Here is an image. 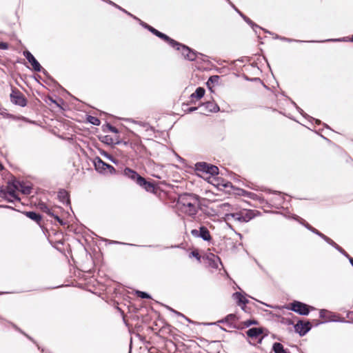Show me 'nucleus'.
Masks as SVG:
<instances>
[{
  "label": "nucleus",
  "mask_w": 353,
  "mask_h": 353,
  "mask_svg": "<svg viewBox=\"0 0 353 353\" xmlns=\"http://www.w3.org/2000/svg\"><path fill=\"white\" fill-rule=\"evenodd\" d=\"M199 197L193 194H183L179 196L177 208L183 213L193 216L200 208Z\"/></svg>",
  "instance_id": "f257e3e1"
},
{
  "label": "nucleus",
  "mask_w": 353,
  "mask_h": 353,
  "mask_svg": "<svg viewBox=\"0 0 353 353\" xmlns=\"http://www.w3.org/2000/svg\"><path fill=\"white\" fill-rule=\"evenodd\" d=\"M19 181L15 179H12L8 182L6 188L4 189L1 188L0 196L5 198L10 202L14 201H19L17 191H19Z\"/></svg>",
  "instance_id": "f03ea898"
},
{
  "label": "nucleus",
  "mask_w": 353,
  "mask_h": 353,
  "mask_svg": "<svg viewBox=\"0 0 353 353\" xmlns=\"http://www.w3.org/2000/svg\"><path fill=\"white\" fill-rule=\"evenodd\" d=\"M195 170L201 177L210 179V176L218 174L219 169L216 166L199 162L195 164Z\"/></svg>",
  "instance_id": "7ed1b4c3"
},
{
  "label": "nucleus",
  "mask_w": 353,
  "mask_h": 353,
  "mask_svg": "<svg viewBox=\"0 0 353 353\" xmlns=\"http://www.w3.org/2000/svg\"><path fill=\"white\" fill-rule=\"evenodd\" d=\"M97 171L101 174H113L115 172L114 168L103 161L100 158L97 157L94 162Z\"/></svg>",
  "instance_id": "20e7f679"
},
{
  "label": "nucleus",
  "mask_w": 353,
  "mask_h": 353,
  "mask_svg": "<svg viewBox=\"0 0 353 353\" xmlns=\"http://www.w3.org/2000/svg\"><path fill=\"white\" fill-rule=\"evenodd\" d=\"M178 45L171 46L172 48H176L177 50L181 51L182 55L185 59L189 61H194L196 58V54L192 51L188 46L182 45L177 42Z\"/></svg>",
  "instance_id": "39448f33"
},
{
  "label": "nucleus",
  "mask_w": 353,
  "mask_h": 353,
  "mask_svg": "<svg viewBox=\"0 0 353 353\" xmlns=\"http://www.w3.org/2000/svg\"><path fill=\"white\" fill-rule=\"evenodd\" d=\"M289 309L301 315H307L310 312L308 305L299 301L292 303Z\"/></svg>",
  "instance_id": "423d86ee"
},
{
  "label": "nucleus",
  "mask_w": 353,
  "mask_h": 353,
  "mask_svg": "<svg viewBox=\"0 0 353 353\" xmlns=\"http://www.w3.org/2000/svg\"><path fill=\"white\" fill-rule=\"evenodd\" d=\"M11 101L18 105L24 107L26 105V100L23 94L19 90H12L10 94Z\"/></svg>",
  "instance_id": "0eeeda50"
},
{
  "label": "nucleus",
  "mask_w": 353,
  "mask_h": 353,
  "mask_svg": "<svg viewBox=\"0 0 353 353\" xmlns=\"http://www.w3.org/2000/svg\"><path fill=\"white\" fill-rule=\"evenodd\" d=\"M145 28H147L150 32H152L154 34L157 36L158 37L163 39L164 41H167L170 46H174L178 45L177 41H174V39L170 38L166 34L158 31L155 28H152V26H150L147 24L143 25Z\"/></svg>",
  "instance_id": "6e6552de"
},
{
  "label": "nucleus",
  "mask_w": 353,
  "mask_h": 353,
  "mask_svg": "<svg viewBox=\"0 0 353 353\" xmlns=\"http://www.w3.org/2000/svg\"><path fill=\"white\" fill-rule=\"evenodd\" d=\"M294 329L301 336H303L311 329V325L308 321L303 322L300 321L294 325Z\"/></svg>",
  "instance_id": "1a4fd4ad"
},
{
  "label": "nucleus",
  "mask_w": 353,
  "mask_h": 353,
  "mask_svg": "<svg viewBox=\"0 0 353 353\" xmlns=\"http://www.w3.org/2000/svg\"><path fill=\"white\" fill-rule=\"evenodd\" d=\"M23 56L28 59V61L32 65V69L37 72H40L42 67L39 63L37 61L34 57L28 50L23 52Z\"/></svg>",
  "instance_id": "9d476101"
},
{
  "label": "nucleus",
  "mask_w": 353,
  "mask_h": 353,
  "mask_svg": "<svg viewBox=\"0 0 353 353\" xmlns=\"http://www.w3.org/2000/svg\"><path fill=\"white\" fill-rule=\"evenodd\" d=\"M123 174L125 176L136 181L137 184L139 183V178H143L136 171H134L129 168H125V170L123 171Z\"/></svg>",
  "instance_id": "9b49d317"
},
{
  "label": "nucleus",
  "mask_w": 353,
  "mask_h": 353,
  "mask_svg": "<svg viewBox=\"0 0 353 353\" xmlns=\"http://www.w3.org/2000/svg\"><path fill=\"white\" fill-rule=\"evenodd\" d=\"M139 183L138 185L143 188L147 192H154L155 190L154 185L150 182L147 181L143 177V178H139Z\"/></svg>",
  "instance_id": "f8f14e48"
},
{
  "label": "nucleus",
  "mask_w": 353,
  "mask_h": 353,
  "mask_svg": "<svg viewBox=\"0 0 353 353\" xmlns=\"http://www.w3.org/2000/svg\"><path fill=\"white\" fill-rule=\"evenodd\" d=\"M241 216V222H248L254 216V213L252 210L243 209L240 210Z\"/></svg>",
  "instance_id": "ddd939ff"
},
{
  "label": "nucleus",
  "mask_w": 353,
  "mask_h": 353,
  "mask_svg": "<svg viewBox=\"0 0 353 353\" xmlns=\"http://www.w3.org/2000/svg\"><path fill=\"white\" fill-rule=\"evenodd\" d=\"M225 219L226 221H231V222L236 221V222H239V223H242L241 222V216L240 211L236 212L225 214Z\"/></svg>",
  "instance_id": "4468645a"
},
{
  "label": "nucleus",
  "mask_w": 353,
  "mask_h": 353,
  "mask_svg": "<svg viewBox=\"0 0 353 353\" xmlns=\"http://www.w3.org/2000/svg\"><path fill=\"white\" fill-rule=\"evenodd\" d=\"M39 208L43 212L47 213L50 216L54 217L57 221H59L61 224H63L62 220L58 216L53 214L51 210L47 206V205L44 203H41L39 204Z\"/></svg>",
  "instance_id": "2eb2a0df"
},
{
  "label": "nucleus",
  "mask_w": 353,
  "mask_h": 353,
  "mask_svg": "<svg viewBox=\"0 0 353 353\" xmlns=\"http://www.w3.org/2000/svg\"><path fill=\"white\" fill-rule=\"evenodd\" d=\"M233 297L239 305L245 306L248 303V300L240 292H235Z\"/></svg>",
  "instance_id": "dca6fc26"
},
{
  "label": "nucleus",
  "mask_w": 353,
  "mask_h": 353,
  "mask_svg": "<svg viewBox=\"0 0 353 353\" xmlns=\"http://www.w3.org/2000/svg\"><path fill=\"white\" fill-rule=\"evenodd\" d=\"M262 334V330L259 327H252L247 331V335L252 339H257Z\"/></svg>",
  "instance_id": "f3484780"
},
{
  "label": "nucleus",
  "mask_w": 353,
  "mask_h": 353,
  "mask_svg": "<svg viewBox=\"0 0 353 353\" xmlns=\"http://www.w3.org/2000/svg\"><path fill=\"white\" fill-rule=\"evenodd\" d=\"M199 237L204 241H210L211 239L210 232L205 227L203 226L199 228Z\"/></svg>",
  "instance_id": "a211bd4d"
},
{
  "label": "nucleus",
  "mask_w": 353,
  "mask_h": 353,
  "mask_svg": "<svg viewBox=\"0 0 353 353\" xmlns=\"http://www.w3.org/2000/svg\"><path fill=\"white\" fill-rule=\"evenodd\" d=\"M205 92V91L204 88H203L201 87H199L196 88V91L190 95V98L192 99H200L204 96Z\"/></svg>",
  "instance_id": "6ab92c4d"
},
{
  "label": "nucleus",
  "mask_w": 353,
  "mask_h": 353,
  "mask_svg": "<svg viewBox=\"0 0 353 353\" xmlns=\"http://www.w3.org/2000/svg\"><path fill=\"white\" fill-rule=\"evenodd\" d=\"M19 191L24 194H29L31 192V188L19 181Z\"/></svg>",
  "instance_id": "aec40b11"
},
{
  "label": "nucleus",
  "mask_w": 353,
  "mask_h": 353,
  "mask_svg": "<svg viewBox=\"0 0 353 353\" xmlns=\"http://www.w3.org/2000/svg\"><path fill=\"white\" fill-rule=\"evenodd\" d=\"M204 105L210 112H217L219 110V107L212 102H207Z\"/></svg>",
  "instance_id": "412c9836"
},
{
  "label": "nucleus",
  "mask_w": 353,
  "mask_h": 353,
  "mask_svg": "<svg viewBox=\"0 0 353 353\" xmlns=\"http://www.w3.org/2000/svg\"><path fill=\"white\" fill-rule=\"evenodd\" d=\"M26 215L30 219H32L37 223H39L41 219V216L34 212H26Z\"/></svg>",
  "instance_id": "4be33fe9"
},
{
  "label": "nucleus",
  "mask_w": 353,
  "mask_h": 353,
  "mask_svg": "<svg viewBox=\"0 0 353 353\" xmlns=\"http://www.w3.org/2000/svg\"><path fill=\"white\" fill-rule=\"evenodd\" d=\"M273 350L275 353H286L283 345L280 343H274Z\"/></svg>",
  "instance_id": "5701e85b"
},
{
  "label": "nucleus",
  "mask_w": 353,
  "mask_h": 353,
  "mask_svg": "<svg viewBox=\"0 0 353 353\" xmlns=\"http://www.w3.org/2000/svg\"><path fill=\"white\" fill-rule=\"evenodd\" d=\"M58 196L61 202L67 203H69L68 193L65 191H60L59 192Z\"/></svg>",
  "instance_id": "b1692460"
},
{
  "label": "nucleus",
  "mask_w": 353,
  "mask_h": 353,
  "mask_svg": "<svg viewBox=\"0 0 353 353\" xmlns=\"http://www.w3.org/2000/svg\"><path fill=\"white\" fill-rule=\"evenodd\" d=\"M208 259L212 261V266L215 268H218V264L221 263L220 259L219 257L216 256L214 254H211V256H208Z\"/></svg>",
  "instance_id": "393cba45"
},
{
  "label": "nucleus",
  "mask_w": 353,
  "mask_h": 353,
  "mask_svg": "<svg viewBox=\"0 0 353 353\" xmlns=\"http://www.w3.org/2000/svg\"><path fill=\"white\" fill-rule=\"evenodd\" d=\"M88 121L94 125H99L101 123L98 118L92 116L88 117Z\"/></svg>",
  "instance_id": "a878e982"
},
{
  "label": "nucleus",
  "mask_w": 353,
  "mask_h": 353,
  "mask_svg": "<svg viewBox=\"0 0 353 353\" xmlns=\"http://www.w3.org/2000/svg\"><path fill=\"white\" fill-rule=\"evenodd\" d=\"M169 310H170L173 313H174L175 314H176L177 316H181L183 318H184L186 321H188V322H192V321L190 319H189L188 318H187L185 315H183L182 313L178 312V311H176L170 307H169Z\"/></svg>",
  "instance_id": "bb28decb"
},
{
  "label": "nucleus",
  "mask_w": 353,
  "mask_h": 353,
  "mask_svg": "<svg viewBox=\"0 0 353 353\" xmlns=\"http://www.w3.org/2000/svg\"><path fill=\"white\" fill-rule=\"evenodd\" d=\"M137 294L138 296L142 298V299H149L150 298V295L144 292L137 291Z\"/></svg>",
  "instance_id": "cd10ccee"
},
{
  "label": "nucleus",
  "mask_w": 353,
  "mask_h": 353,
  "mask_svg": "<svg viewBox=\"0 0 353 353\" xmlns=\"http://www.w3.org/2000/svg\"><path fill=\"white\" fill-rule=\"evenodd\" d=\"M326 242H327L329 244L334 246L336 248H337L339 250H340L341 252H342V250L339 247V245L334 243L331 239L330 238H327V239L326 240Z\"/></svg>",
  "instance_id": "c85d7f7f"
},
{
  "label": "nucleus",
  "mask_w": 353,
  "mask_h": 353,
  "mask_svg": "<svg viewBox=\"0 0 353 353\" xmlns=\"http://www.w3.org/2000/svg\"><path fill=\"white\" fill-rule=\"evenodd\" d=\"M241 16L244 19V20L250 25L252 26H256V27H258L256 25H254L252 21L248 17H246L245 16H244L243 14L240 13Z\"/></svg>",
  "instance_id": "c756f323"
},
{
  "label": "nucleus",
  "mask_w": 353,
  "mask_h": 353,
  "mask_svg": "<svg viewBox=\"0 0 353 353\" xmlns=\"http://www.w3.org/2000/svg\"><path fill=\"white\" fill-rule=\"evenodd\" d=\"M190 256H194L195 257L196 259H198L199 261L200 260V255L199 254L198 252L196 251H192L191 253H190Z\"/></svg>",
  "instance_id": "7c9ffc66"
},
{
  "label": "nucleus",
  "mask_w": 353,
  "mask_h": 353,
  "mask_svg": "<svg viewBox=\"0 0 353 353\" xmlns=\"http://www.w3.org/2000/svg\"><path fill=\"white\" fill-rule=\"evenodd\" d=\"M219 76L217 75H214V76H212L210 77L209 80H208V82L209 81H212V83L214 82H217L218 80H219Z\"/></svg>",
  "instance_id": "2f4dec72"
},
{
  "label": "nucleus",
  "mask_w": 353,
  "mask_h": 353,
  "mask_svg": "<svg viewBox=\"0 0 353 353\" xmlns=\"http://www.w3.org/2000/svg\"><path fill=\"white\" fill-rule=\"evenodd\" d=\"M108 129H109L112 132H114V133H118V132H119V131H118V130H117V128H115V127H114V126H112V125H108Z\"/></svg>",
  "instance_id": "473e14b6"
},
{
  "label": "nucleus",
  "mask_w": 353,
  "mask_h": 353,
  "mask_svg": "<svg viewBox=\"0 0 353 353\" xmlns=\"http://www.w3.org/2000/svg\"><path fill=\"white\" fill-rule=\"evenodd\" d=\"M8 48V45L6 43L0 42V49L6 50Z\"/></svg>",
  "instance_id": "72a5a7b5"
},
{
  "label": "nucleus",
  "mask_w": 353,
  "mask_h": 353,
  "mask_svg": "<svg viewBox=\"0 0 353 353\" xmlns=\"http://www.w3.org/2000/svg\"><path fill=\"white\" fill-rule=\"evenodd\" d=\"M230 204L228 203H223L221 205V208L223 210H228L229 208H230Z\"/></svg>",
  "instance_id": "f704fd0d"
},
{
  "label": "nucleus",
  "mask_w": 353,
  "mask_h": 353,
  "mask_svg": "<svg viewBox=\"0 0 353 353\" xmlns=\"http://www.w3.org/2000/svg\"><path fill=\"white\" fill-rule=\"evenodd\" d=\"M191 234L194 236H197V237H199V230H192L191 231Z\"/></svg>",
  "instance_id": "c9c22d12"
},
{
  "label": "nucleus",
  "mask_w": 353,
  "mask_h": 353,
  "mask_svg": "<svg viewBox=\"0 0 353 353\" xmlns=\"http://www.w3.org/2000/svg\"><path fill=\"white\" fill-rule=\"evenodd\" d=\"M309 230H310V231H312V232H314V233L316 234L317 235H318V234H319V233L320 232H319L316 229H315V228H312V227H310V228H309Z\"/></svg>",
  "instance_id": "e433bc0d"
},
{
  "label": "nucleus",
  "mask_w": 353,
  "mask_h": 353,
  "mask_svg": "<svg viewBox=\"0 0 353 353\" xmlns=\"http://www.w3.org/2000/svg\"><path fill=\"white\" fill-rule=\"evenodd\" d=\"M326 313H329V312H328L327 311H326V310H321V311L320 312V316H321V317L324 318V317L325 316V314H326Z\"/></svg>",
  "instance_id": "4c0bfd02"
},
{
  "label": "nucleus",
  "mask_w": 353,
  "mask_h": 353,
  "mask_svg": "<svg viewBox=\"0 0 353 353\" xmlns=\"http://www.w3.org/2000/svg\"><path fill=\"white\" fill-rule=\"evenodd\" d=\"M319 236H321V238H323L325 241L327 239V236H326L325 235H324L323 234L319 232V234H318Z\"/></svg>",
  "instance_id": "58836bf2"
},
{
  "label": "nucleus",
  "mask_w": 353,
  "mask_h": 353,
  "mask_svg": "<svg viewBox=\"0 0 353 353\" xmlns=\"http://www.w3.org/2000/svg\"><path fill=\"white\" fill-rule=\"evenodd\" d=\"M319 236H321V238H323L325 241L327 239V236H326L325 235H324L323 234L319 232V234H318Z\"/></svg>",
  "instance_id": "ea45409f"
},
{
  "label": "nucleus",
  "mask_w": 353,
  "mask_h": 353,
  "mask_svg": "<svg viewBox=\"0 0 353 353\" xmlns=\"http://www.w3.org/2000/svg\"><path fill=\"white\" fill-rule=\"evenodd\" d=\"M319 236H321V238H323L325 241L327 239V236H326L325 235H324L323 234L319 232V234H318Z\"/></svg>",
  "instance_id": "a19ab883"
},
{
  "label": "nucleus",
  "mask_w": 353,
  "mask_h": 353,
  "mask_svg": "<svg viewBox=\"0 0 353 353\" xmlns=\"http://www.w3.org/2000/svg\"><path fill=\"white\" fill-rule=\"evenodd\" d=\"M319 236H321V238H323L325 241L327 239V236H326L325 235H324L323 234L319 232V234H318Z\"/></svg>",
  "instance_id": "79ce46f5"
},
{
  "label": "nucleus",
  "mask_w": 353,
  "mask_h": 353,
  "mask_svg": "<svg viewBox=\"0 0 353 353\" xmlns=\"http://www.w3.org/2000/svg\"><path fill=\"white\" fill-rule=\"evenodd\" d=\"M319 236H321V238H323L325 241L327 239V236H326L325 235H324L323 234L319 232V234H318Z\"/></svg>",
  "instance_id": "37998d69"
},
{
  "label": "nucleus",
  "mask_w": 353,
  "mask_h": 353,
  "mask_svg": "<svg viewBox=\"0 0 353 353\" xmlns=\"http://www.w3.org/2000/svg\"><path fill=\"white\" fill-rule=\"evenodd\" d=\"M301 223L303 224L307 229H309L310 227H312L307 223H305V221L302 219Z\"/></svg>",
  "instance_id": "c03bdc74"
},
{
  "label": "nucleus",
  "mask_w": 353,
  "mask_h": 353,
  "mask_svg": "<svg viewBox=\"0 0 353 353\" xmlns=\"http://www.w3.org/2000/svg\"><path fill=\"white\" fill-rule=\"evenodd\" d=\"M197 110V108H196V107H192V108H189L188 111H189L190 112H191L195 111V110Z\"/></svg>",
  "instance_id": "a18cd8bd"
},
{
  "label": "nucleus",
  "mask_w": 353,
  "mask_h": 353,
  "mask_svg": "<svg viewBox=\"0 0 353 353\" xmlns=\"http://www.w3.org/2000/svg\"><path fill=\"white\" fill-rule=\"evenodd\" d=\"M234 317H235V316H234V315H233V314H230V315H228V316H227V319H234Z\"/></svg>",
  "instance_id": "49530a36"
},
{
  "label": "nucleus",
  "mask_w": 353,
  "mask_h": 353,
  "mask_svg": "<svg viewBox=\"0 0 353 353\" xmlns=\"http://www.w3.org/2000/svg\"><path fill=\"white\" fill-rule=\"evenodd\" d=\"M330 316H329V319H330V321H337L336 319H331V316H335V315H334V314H331V313H330Z\"/></svg>",
  "instance_id": "de8ad7c7"
},
{
  "label": "nucleus",
  "mask_w": 353,
  "mask_h": 353,
  "mask_svg": "<svg viewBox=\"0 0 353 353\" xmlns=\"http://www.w3.org/2000/svg\"><path fill=\"white\" fill-rule=\"evenodd\" d=\"M280 39H281V40H283V41H289V42H290V41H292V40H291V39H287V38H285V37H283V38H280Z\"/></svg>",
  "instance_id": "09e8293b"
},
{
  "label": "nucleus",
  "mask_w": 353,
  "mask_h": 353,
  "mask_svg": "<svg viewBox=\"0 0 353 353\" xmlns=\"http://www.w3.org/2000/svg\"><path fill=\"white\" fill-rule=\"evenodd\" d=\"M253 323H255V322L248 321V322H247V323H246V325H247V326H249V325H252V324H253Z\"/></svg>",
  "instance_id": "8fccbe9b"
},
{
  "label": "nucleus",
  "mask_w": 353,
  "mask_h": 353,
  "mask_svg": "<svg viewBox=\"0 0 353 353\" xmlns=\"http://www.w3.org/2000/svg\"><path fill=\"white\" fill-rule=\"evenodd\" d=\"M350 262L352 264V265L353 266V258H350Z\"/></svg>",
  "instance_id": "3c124183"
},
{
  "label": "nucleus",
  "mask_w": 353,
  "mask_h": 353,
  "mask_svg": "<svg viewBox=\"0 0 353 353\" xmlns=\"http://www.w3.org/2000/svg\"><path fill=\"white\" fill-rule=\"evenodd\" d=\"M3 165L0 163V170H3Z\"/></svg>",
  "instance_id": "603ef678"
},
{
  "label": "nucleus",
  "mask_w": 353,
  "mask_h": 353,
  "mask_svg": "<svg viewBox=\"0 0 353 353\" xmlns=\"http://www.w3.org/2000/svg\"><path fill=\"white\" fill-rule=\"evenodd\" d=\"M265 305H267L268 307H272V306H270V305H268V304H265Z\"/></svg>",
  "instance_id": "864d4df0"
},
{
  "label": "nucleus",
  "mask_w": 353,
  "mask_h": 353,
  "mask_svg": "<svg viewBox=\"0 0 353 353\" xmlns=\"http://www.w3.org/2000/svg\"><path fill=\"white\" fill-rule=\"evenodd\" d=\"M334 41H340V39H335Z\"/></svg>",
  "instance_id": "5fc2aeb1"
},
{
  "label": "nucleus",
  "mask_w": 353,
  "mask_h": 353,
  "mask_svg": "<svg viewBox=\"0 0 353 353\" xmlns=\"http://www.w3.org/2000/svg\"><path fill=\"white\" fill-rule=\"evenodd\" d=\"M352 41H353V36H352Z\"/></svg>",
  "instance_id": "6e6d98bb"
}]
</instances>
